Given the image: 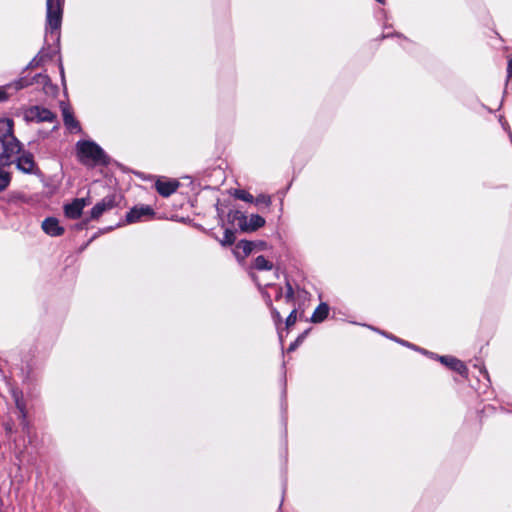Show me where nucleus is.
Instances as JSON below:
<instances>
[{"label":"nucleus","instance_id":"f257e3e1","mask_svg":"<svg viewBox=\"0 0 512 512\" xmlns=\"http://www.w3.org/2000/svg\"><path fill=\"white\" fill-rule=\"evenodd\" d=\"M77 157L86 166L105 165L108 157L104 150L95 142L84 140L76 144Z\"/></svg>","mask_w":512,"mask_h":512},{"label":"nucleus","instance_id":"f03ea898","mask_svg":"<svg viewBox=\"0 0 512 512\" xmlns=\"http://www.w3.org/2000/svg\"><path fill=\"white\" fill-rule=\"evenodd\" d=\"M64 0H46V25L51 34L61 27Z\"/></svg>","mask_w":512,"mask_h":512},{"label":"nucleus","instance_id":"7ed1b4c3","mask_svg":"<svg viewBox=\"0 0 512 512\" xmlns=\"http://www.w3.org/2000/svg\"><path fill=\"white\" fill-rule=\"evenodd\" d=\"M20 150L21 144L15 136L0 140V164L2 166L10 165Z\"/></svg>","mask_w":512,"mask_h":512},{"label":"nucleus","instance_id":"20e7f679","mask_svg":"<svg viewBox=\"0 0 512 512\" xmlns=\"http://www.w3.org/2000/svg\"><path fill=\"white\" fill-rule=\"evenodd\" d=\"M24 117L27 121L31 122H53L56 119V115L49 109L42 106H31L28 108Z\"/></svg>","mask_w":512,"mask_h":512},{"label":"nucleus","instance_id":"39448f33","mask_svg":"<svg viewBox=\"0 0 512 512\" xmlns=\"http://www.w3.org/2000/svg\"><path fill=\"white\" fill-rule=\"evenodd\" d=\"M155 212L150 206H135L126 214L127 223H136L154 216Z\"/></svg>","mask_w":512,"mask_h":512},{"label":"nucleus","instance_id":"423d86ee","mask_svg":"<svg viewBox=\"0 0 512 512\" xmlns=\"http://www.w3.org/2000/svg\"><path fill=\"white\" fill-rule=\"evenodd\" d=\"M86 206V201L83 198H77L73 200L72 203L66 204L64 206L65 216L70 219H77L81 216L84 207Z\"/></svg>","mask_w":512,"mask_h":512},{"label":"nucleus","instance_id":"0eeeda50","mask_svg":"<svg viewBox=\"0 0 512 512\" xmlns=\"http://www.w3.org/2000/svg\"><path fill=\"white\" fill-rule=\"evenodd\" d=\"M115 206L113 196H106L100 202L96 203L91 210V219H98L105 211Z\"/></svg>","mask_w":512,"mask_h":512},{"label":"nucleus","instance_id":"6e6552de","mask_svg":"<svg viewBox=\"0 0 512 512\" xmlns=\"http://www.w3.org/2000/svg\"><path fill=\"white\" fill-rule=\"evenodd\" d=\"M264 224L265 219L257 214H252L249 218L243 217L240 222V226L244 231H255L264 226Z\"/></svg>","mask_w":512,"mask_h":512},{"label":"nucleus","instance_id":"1a4fd4ad","mask_svg":"<svg viewBox=\"0 0 512 512\" xmlns=\"http://www.w3.org/2000/svg\"><path fill=\"white\" fill-rule=\"evenodd\" d=\"M62 115L64 124L70 132L78 133L81 131L79 122L75 119L73 112L68 106L62 105Z\"/></svg>","mask_w":512,"mask_h":512},{"label":"nucleus","instance_id":"9d476101","mask_svg":"<svg viewBox=\"0 0 512 512\" xmlns=\"http://www.w3.org/2000/svg\"><path fill=\"white\" fill-rule=\"evenodd\" d=\"M42 229L50 236H60L64 232V228L60 226L58 219L49 217L42 222Z\"/></svg>","mask_w":512,"mask_h":512},{"label":"nucleus","instance_id":"9b49d317","mask_svg":"<svg viewBox=\"0 0 512 512\" xmlns=\"http://www.w3.org/2000/svg\"><path fill=\"white\" fill-rule=\"evenodd\" d=\"M441 363H443L445 366L449 367L453 371H456L460 375H466L467 374V367L466 365L459 359L452 357V356H441L439 358Z\"/></svg>","mask_w":512,"mask_h":512},{"label":"nucleus","instance_id":"f8f14e48","mask_svg":"<svg viewBox=\"0 0 512 512\" xmlns=\"http://www.w3.org/2000/svg\"><path fill=\"white\" fill-rule=\"evenodd\" d=\"M179 187L177 181H157L156 189L158 193L164 197L170 196Z\"/></svg>","mask_w":512,"mask_h":512},{"label":"nucleus","instance_id":"ddd939ff","mask_svg":"<svg viewBox=\"0 0 512 512\" xmlns=\"http://www.w3.org/2000/svg\"><path fill=\"white\" fill-rule=\"evenodd\" d=\"M34 160L31 154H23L17 159V167L23 172L30 173L34 169Z\"/></svg>","mask_w":512,"mask_h":512},{"label":"nucleus","instance_id":"4468645a","mask_svg":"<svg viewBox=\"0 0 512 512\" xmlns=\"http://www.w3.org/2000/svg\"><path fill=\"white\" fill-rule=\"evenodd\" d=\"M14 136L13 120L9 118H0V140Z\"/></svg>","mask_w":512,"mask_h":512},{"label":"nucleus","instance_id":"2eb2a0df","mask_svg":"<svg viewBox=\"0 0 512 512\" xmlns=\"http://www.w3.org/2000/svg\"><path fill=\"white\" fill-rule=\"evenodd\" d=\"M329 312V307L325 303H321L314 311L311 321L313 323H320L322 322L327 316Z\"/></svg>","mask_w":512,"mask_h":512},{"label":"nucleus","instance_id":"dca6fc26","mask_svg":"<svg viewBox=\"0 0 512 512\" xmlns=\"http://www.w3.org/2000/svg\"><path fill=\"white\" fill-rule=\"evenodd\" d=\"M253 267L257 270H271L273 264L270 261H268L264 256L260 255L255 259Z\"/></svg>","mask_w":512,"mask_h":512},{"label":"nucleus","instance_id":"f3484780","mask_svg":"<svg viewBox=\"0 0 512 512\" xmlns=\"http://www.w3.org/2000/svg\"><path fill=\"white\" fill-rule=\"evenodd\" d=\"M13 398L15 400V404L17 409L19 410L21 417L25 419L26 417V411H25V404L22 399V393L19 391H13Z\"/></svg>","mask_w":512,"mask_h":512},{"label":"nucleus","instance_id":"a211bd4d","mask_svg":"<svg viewBox=\"0 0 512 512\" xmlns=\"http://www.w3.org/2000/svg\"><path fill=\"white\" fill-rule=\"evenodd\" d=\"M10 183V174L0 167V192L4 191Z\"/></svg>","mask_w":512,"mask_h":512},{"label":"nucleus","instance_id":"6ab92c4d","mask_svg":"<svg viewBox=\"0 0 512 512\" xmlns=\"http://www.w3.org/2000/svg\"><path fill=\"white\" fill-rule=\"evenodd\" d=\"M234 196L239 199V200H242V201H245V202H249V203H252L254 202V197L253 195H251L249 192L245 191V190H235L234 192Z\"/></svg>","mask_w":512,"mask_h":512},{"label":"nucleus","instance_id":"aec40b11","mask_svg":"<svg viewBox=\"0 0 512 512\" xmlns=\"http://www.w3.org/2000/svg\"><path fill=\"white\" fill-rule=\"evenodd\" d=\"M235 241V235L234 232L226 229L224 232L223 239L221 240L222 245H232Z\"/></svg>","mask_w":512,"mask_h":512},{"label":"nucleus","instance_id":"412c9836","mask_svg":"<svg viewBox=\"0 0 512 512\" xmlns=\"http://www.w3.org/2000/svg\"><path fill=\"white\" fill-rule=\"evenodd\" d=\"M49 57L43 50L38 53V55L31 61V66H39L44 62L45 58Z\"/></svg>","mask_w":512,"mask_h":512},{"label":"nucleus","instance_id":"4be33fe9","mask_svg":"<svg viewBox=\"0 0 512 512\" xmlns=\"http://www.w3.org/2000/svg\"><path fill=\"white\" fill-rule=\"evenodd\" d=\"M254 202L256 204H265L266 206H269L271 203V199L267 195H259L257 198H254Z\"/></svg>","mask_w":512,"mask_h":512},{"label":"nucleus","instance_id":"5701e85b","mask_svg":"<svg viewBox=\"0 0 512 512\" xmlns=\"http://www.w3.org/2000/svg\"><path fill=\"white\" fill-rule=\"evenodd\" d=\"M295 322H296V310L294 309L291 311V313L289 314V316L286 319V326L291 327L295 324Z\"/></svg>","mask_w":512,"mask_h":512},{"label":"nucleus","instance_id":"b1692460","mask_svg":"<svg viewBox=\"0 0 512 512\" xmlns=\"http://www.w3.org/2000/svg\"><path fill=\"white\" fill-rule=\"evenodd\" d=\"M287 290H286V295H285V299L287 302L291 301L294 297V291H293V288L292 286L290 285L289 282H287Z\"/></svg>","mask_w":512,"mask_h":512},{"label":"nucleus","instance_id":"393cba45","mask_svg":"<svg viewBox=\"0 0 512 512\" xmlns=\"http://www.w3.org/2000/svg\"><path fill=\"white\" fill-rule=\"evenodd\" d=\"M240 246L242 247L243 251L246 254H249L252 251V243L249 241H243L240 243Z\"/></svg>","mask_w":512,"mask_h":512},{"label":"nucleus","instance_id":"a878e982","mask_svg":"<svg viewBox=\"0 0 512 512\" xmlns=\"http://www.w3.org/2000/svg\"><path fill=\"white\" fill-rule=\"evenodd\" d=\"M510 80H512V56L509 57L507 65V81Z\"/></svg>","mask_w":512,"mask_h":512},{"label":"nucleus","instance_id":"bb28decb","mask_svg":"<svg viewBox=\"0 0 512 512\" xmlns=\"http://www.w3.org/2000/svg\"><path fill=\"white\" fill-rule=\"evenodd\" d=\"M272 316L276 323L281 322V320H282L281 315L276 309H272Z\"/></svg>","mask_w":512,"mask_h":512},{"label":"nucleus","instance_id":"cd10ccee","mask_svg":"<svg viewBox=\"0 0 512 512\" xmlns=\"http://www.w3.org/2000/svg\"><path fill=\"white\" fill-rule=\"evenodd\" d=\"M25 86H26V83H24V81H23V80L17 81V82L15 83V88H16V89H22V88H24Z\"/></svg>","mask_w":512,"mask_h":512},{"label":"nucleus","instance_id":"c85d7f7f","mask_svg":"<svg viewBox=\"0 0 512 512\" xmlns=\"http://www.w3.org/2000/svg\"><path fill=\"white\" fill-rule=\"evenodd\" d=\"M7 97H8V96H7L6 92H5V90L0 89V101H4V100H6V99H7Z\"/></svg>","mask_w":512,"mask_h":512},{"label":"nucleus","instance_id":"c756f323","mask_svg":"<svg viewBox=\"0 0 512 512\" xmlns=\"http://www.w3.org/2000/svg\"><path fill=\"white\" fill-rule=\"evenodd\" d=\"M300 340V338H298L297 341H295L294 343H292L290 346H289V351H292L294 350L296 347H297V344H298V341Z\"/></svg>","mask_w":512,"mask_h":512},{"label":"nucleus","instance_id":"7c9ffc66","mask_svg":"<svg viewBox=\"0 0 512 512\" xmlns=\"http://www.w3.org/2000/svg\"><path fill=\"white\" fill-rule=\"evenodd\" d=\"M281 295H282V291H281V289H279V291H278V293H277V296H276V298H279V297H281Z\"/></svg>","mask_w":512,"mask_h":512},{"label":"nucleus","instance_id":"2f4dec72","mask_svg":"<svg viewBox=\"0 0 512 512\" xmlns=\"http://www.w3.org/2000/svg\"><path fill=\"white\" fill-rule=\"evenodd\" d=\"M397 341H398V342H400V343H401V344H403V345L410 346L408 343H406V342H404V341H402V340H397Z\"/></svg>","mask_w":512,"mask_h":512},{"label":"nucleus","instance_id":"473e14b6","mask_svg":"<svg viewBox=\"0 0 512 512\" xmlns=\"http://www.w3.org/2000/svg\"><path fill=\"white\" fill-rule=\"evenodd\" d=\"M60 70H61V74L63 75L64 68L62 66L60 67Z\"/></svg>","mask_w":512,"mask_h":512},{"label":"nucleus","instance_id":"72a5a7b5","mask_svg":"<svg viewBox=\"0 0 512 512\" xmlns=\"http://www.w3.org/2000/svg\"><path fill=\"white\" fill-rule=\"evenodd\" d=\"M379 3H384V0H376Z\"/></svg>","mask_w":512,"mask_h":512},{"label":"nucleus","instance_id":"f704fd0d","mask_svg":"<svg viewBox=\"0 0 512 512\" xmlns=\"http://www.w3.org/2000/svg\"><path fill=\"white\" fill-rule=\"evenodd\" d=\"M510 139H511V142H512V134L510 133Z\"/></svg>","mask_w":512,"mask_h":512}]
</instances>
